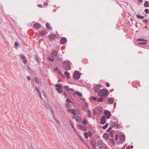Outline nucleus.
Segmentation results:
<instances>
[{"label":"nucleus","instance_id":"obj_1","mask_svg":"<svg viewBox=\"0 0 149 149\" xmlns=\"http://www.w3.org/2000/svg\"><path fill=\"white\" fill-rule=\"evenodd\" d=\"M108 92V89L103 88L98 91L97 94L99 96L104 97L106 98L107 97V93Z\"/></svg>","mask_w":149,"mask_h":149},{"label":"nucleus","instance_id":"obj_2","mask_svg":"<svg viewBox=\"0 0 149 149\" xmlns=\"http://www.w3.org/2000/svg\"><path fill=\"white\" fill-rule=\"evenodd\" d=\"M63 64V68L65 70H68L71 69V67L69 61H64Z\"/></svg>","mask_w":149,"mask_h":149},{"label":"nucleus","instance_id":"obj_3","mask_svg":"<svg viewBox=\"0 0 149 149\" xmlns=\"http://www.w3.org/2000/svg\"><path fill=\"white\" fill-rule=\"evenodd\" d=\"M120 141L118 143V144H121L123 143L125 141V136L123 134H120L119 135Z\"/></svg>","mask_w":149,"mask_h":149},{"label":"nucleus","instance_id":"obj_4","mask_svg":"<svg viewBox=\"0 0 149 149\" xmlns=\"http://www.w3.org/2000/svg\"><path fill=\"white\" fill-rule=\"evenodd\" d=\"M79 72L78 71H75L73 75V78L75 80H78L80 77Z\"/></svg>","mask_w":149,"mask_h":149},{"label":"nucleus","instance_id":"obj_5","mask_svg":"<svg viewBox=\"0 0 149 149\" xmlns=\"http://www.w3.org/2000/svg\"><path fill=\"white\" fill-rule=\"evenodd\" d=\"M60 84H56L55 85V86L56 87V90L59 93H61L63 92L62 89L63 87Z\"/></svg>","mask_w":149,"mask_h":149},{"label":"nucleus","instance_id":"obj_6","mask_svg":"<svg viewBox=\"0 0 149 149\" xmlns=\"http://www.w3.org/2000/svg\"><path fill=\"white\" fill-rule=\"evenodd\" d=\"M93 89L95 92L98 93V91L101 87V85L100 84H97L96 85L95 84H93Z\"/></svg>","mask_w":149,"mask_h":149},{"label":"nucleus","instance_id":"obj_7","mask_svg":"<svg viewBox=\"0 0 149 149\" xmlns=\"http://www.w3.org/2000/svg\"><path fill=\"white\" fill-rule=\"evenodd\" d=\"M77 126L79 127V129L84 132H86L87 130V127L86 126H83L81 124H79Z\"/></svg>","mask_w":149,"mask_h":149},{"label":"nucleus","instance_id":"obj_8","mask_svg":"<svg viewBox=\"0 0 149 149\" xmlns=\"http://www.w3.org/2000/svg\"><path fill=\"white\" fill-rule=\"evenodd\" d=\"M104 113L106 116L107 118L108 119H109L111 116V112L108 110H105L104 111Z\"/></svg>","mask_w":149,"mask_h":149},{"label":"nucleus","instance_id":"obj_9","mask_svg":"<svg viewBox=\"0 0 149 149\" xmlns=\"http://www.w3.org/2000/svg\"><path fill=\"white\" fill-rule=\"evenodd\" d=\"M106 122V117L104 115L102 116L100 120V124L102 125L104 124Z\"/></svg>","mask_w":149,"mask_h":149},{"label":"nucleus","instance_id":"obj_10","mask_svg":"<svg viewBox=\"0 0 149 149\" xmlns=\"http://www.w3.org/2000/svg\"><path fill=\"white\" fill-rule=\"evenodd\" d=\"M124 31L125 32H127L128 33L127 34H126L125 35L126 38H130V28L129 26L128 27V28H127V29H125V31Z\"/></svg>","mask_w":149,"mask_h":149},{"label":"nucleus","instance_id":"obj_11","mask_svg":"<svg viewBox=\"0 0 149 149\" xmlns=\"http://www.w3.org/2000/svg\"><path fill=\"white\" fill-rule=\"evenodd\" d=\"M67 39L65 37H63L61 38L60 40V42L62 44H65L66 43Z\"/></svg>","mask_w":149,"mask_h":149},{"label":"nucleus","instance_id":"obj_12","mask_svg":"<svg viewBox=\"0 0 149 149\" xmlns=\"http://www.w3.org/2000/svg\"><path fill=\"white\" fill-rule=\"evenodd\" d=\"M56 37L55 35L51 34L48 36V38L50 40L52 41Z\"/></svg>","mask_w":149,"mask_h":149},{"label":"nucleus","instance_id":"obj_13","mask_svg":"<svg viewBox=\"0 0 149 149\" xmlns=\"http://www.w3.org/2000/svg\"><path fill=\"white\" fill-rule=\"evenodd\" d=\"M82 119L79 116H77L75 117V120L78 123H80Z\"/></svg>","mask_w":149,"mask_h":149},{"label":"nucleus","instance_id":"obj_14","mask_svg":"<svg viewBox=\"0 0 149 149\" xmlns=\"http://www.w3.org/2000/svg\"><path fill=\"white\" fill-rule=\"evenodd\" d=\"M57 54L56 51L55 50H54L52 51V53L51 54V56L52 58H54L57 56Z\"/></svg>","mask_w":149,"mask_h":149},{"label":"nucleus","instance_id":"obj_15","mask_svg":"<svg viewBox=\"0 0 149 149\" xmlns=\"http://www.w3.org/2000/svg\"><path fill=\"white\" fill-rule=\"evenodd\" d=\"M72 113L74 115L76 114L79 115L80 114V111L77 109H73Z\"/></svg>","mask_w":149,"mask_h":149},{"label":"nucleus","instance_id":"obj_16","mask_svg":"<svg viewBox=\"0 0 149 149\" xmlns=\"http://www.w3.org/2000/svg\"><path fill=\"white\" fill-rule=\"evenodd\" d=\"M39 34L42 36H44L46 34L47 32L45 30H42V31L39 32Z\"/></svg>","mask_w":149,"mask_h":149},{"label":"nucleus","instance_id":"obj_17","mask_svg":"<svg viewBox=\"0 0 149 149\" xmlns=\"http://www.w3.org/2000/svg\"><path fill=\"white\" fill-rule=\"evenodd\" d=\"M103 137L106 140H108L109 137L108 134L107 133H104L103 135Z\"/></svg>","mask_w":149,"mask_h":149},{"label":"nucleus","instance_id":"obj_18","mask_svg":"<svg viewBox=\"0 0 149 149\" xmlns=\"http://www.w3.org/2000/svg\"><path fill=\"white\" fill-rule=\"evenodd\" d=\"M91 146L93 148H95L96 147L95 143V141L93 140H92L91 141Z\"/></svg>","mask_w":149,"mask_h":149},{"label":"nucleus","instance_id":"obj_19","mask_svg":"<svg viewBox=\"0 0 149 149\" xmlns=\"http://www.w3.org/2000/svg\"><path fill=\"white\" fill-rule=\"evenodd\" d=\"M114 99L113 97L109 98L108 100V102L110 104H111L113 103L114 102Z\"/></svg>","mask_w":149,"mask_h":149},{"label":"nucleus","instance_id":"obj_20","mask_svg":"<svg viewBox=\"0 0 149 149\" xmlns=\"http://www.w3.org/2000/svg\"><path fill=\"white\" fill-rule=\"evenodd\" d=\"M41 26V25L40 24L37 23L33 25V26L35 28L38 29L40 28V27Z\"/></svg>","mask_w":149,"mask_h":149},{"label":"nucleus","instance_id":"obj_21","mask_svg":"<svg viewBox=\"0 0 149 149\" xmlns=\"http://www.w3.org/2000/svg\"><path fill=\"white\" fill-rule=\"evenodd\" d=\"M97 110L98 113H101L102 111V107H97Z\"/></svg>","mask_w":149,"mask_h":149},{"label":"nucleus","instance_id":"obj_22","mask_svg":"<svg viewBox=\"0 0 149 149\" xmlns=\"http://www.w3.org/2000/svg\"><path fill=\"white\" fill-rule=\"evenodd\" d=\"M35 88L38 91L37 93L38 95L40 97V98H41L42 96L40 91H39V89L37 86L35 87Z\"/></svg>","mask_w":149,"mask_h":149},{"label":"nucleus","instance_id":"obj_23","mask_svg":"<svg viewBox=\"0 0 149 149\" xmlns=\"http://www.w3.org/2000/svg\"><path fill=\"white\" fill-rule=\"evenodd\" d=\"M44 105L47 108H49L50 107L49 103L48 102H46L44 103Z\"/></svg>","mask_w":149,"mask_h":149},{"label":"nucleus","instance_id":"obj_24","mask_svg":"<svg viewBox=\"0 0 149 149\" xmlns=\"http://www.w3.org/2000/svg\"><path fill=\"white\" fill-rule=\"evenodd\" d=\"M36 60L37 61L38 63H40V58L38 56H36L35 58Z\"/></svg>","mask_w":149,"mask_h":149},{"label":"nucleus","instance_id":"obj_25","mask_svg":"<svg viewBox=\"0 0 149 149\" xmlns=\"http://www.w3.org/2000/svg\"><path fill=\"white\" fill-rule=\"evenodd\" d=\"M46 26L50 30L52 29V28L51 27L50 24L48 22H47L46 24Z\"/></svg>","mask_w":149,"mask_h":149},{"label":"nucleus","instance_id":"obj_26","mask_svg":"<svg viewBox=\"0 0 149 149\" xmlns=\"http://www.w3.org/2000/svg\"><path fill=\"white\" fill-rule=\"evenodd\" d=\"M65 74L66 75L68 79L69 78L70 74L68 72L65 71Z\"/></svg>","mask_w":149,"mask_h":149},{"label":"nucleus","instance_id":"obj_27","mask_svg":"<svg viewBox=\"0 0 149 149\" xmlns=\"http://www.w3.org/2000/svg\"><path fill=\"white\" fill-rule=\"evenodd\" d=\"M66 90L67 91H70V88L68 86H63Z\"/></svg>","mask_w":149,"mask_h":149},{"label":"nucleus","instance_id":"obj_28","mask_svg":"<svg viewBox=\"0 0 149 149\" xmlns=\"http://www.w3.org/2000/svg\"><path fill=\"white\" fill-rule=\"evenodd\" d=\"M75 93L76 94L78 95L79 96H81V97L82 96V94L79 91H76Z\"/></svg>","mask_w":149,"mask_h":149},{"label":"nucleus","instance_id":"obj_29","mask_svg":"<svg viewBox=\"0 0 149 149\" xmlns=\"http://www.w3.org/2000/svg\"><path fill=\"white\" fill-rule=\"evenodd\" d=\"M90 99L92 100L96 101L97 100V98L96 97L92 96L90 97Z\"/></svg>","mask_w":149,"mask_h":149},{"label":"nucleus","instance_id":"obj_30","mask_svg":"<svg viewBox=\"0 0 149 149\" xmlns=\"http://www.w3.org/2000/svg\"><path fill=\"white\" fill-rule=\"evenodd\" d=\"M109 141L111 142V143L113 145H115V141L114 139H110L109 140Z\"/></svg>","mask_w":149,"mask_h":149},{"label":"nucleus","instance_id":"obj_31","mask_svg":"<svg viewBox=\"0 0 149 149\" xmlns=\"http://www.w3.org/2000/svg\"><path fill=\"white\" fill-rule=\"evenodd\" d=\"M88 135L89 136H92L93 135V134L90 131H89L87 132Z\"/></svg>","mask_w":149,"mask_h":149},{"label":"nucleus","instance_id":"obj_32","mask_svg":"<svg viewBox=\"0 0 149 149\" xmlns=\"http://www.w3.org/2000/svg\"><path fill=\"white\" fill-rule=\"evenodd\" d=\"M69 123L70 124L71 127L73 129H74V126L72 121L71 120H70L69 121Z\"/></svg>","mask_w":149,"mask_h":149},{"label":"nucleus","instance_id":"obj_33","mask_svg":"<svg viewBox=\"0 0 149 149\" xmlns=\"http://www.w3.org/2000/svg\"><path fill=\"white\" fill-rule=\"evenodd\" d=\"M109 123H106L103 126L102 128L105 130L108 127Z\"/></svg>","mask_w":149,"mask_h":149},{"label":"nucleus","instance_id":"obj_34","mask_svg":"<svg viewBox=\"0 0 149 149\" xmlns=\"http://www.w3.org/2000/svg\"><path fill=\"white\" fill-rule=\"evenodd\" d=\"M66 102L69 103L72 102V101L71 100L70 98H67L66 100Z\"/></svg>","mask_w":149,"mask_h":149},{"label":"nucleus","instance_id":"obj_35","mask_svg":"<svg viewBox=\"0 0 149 149\" xmlns=\"http://www.w3.org/2000/svg\"><path fill=\"white\" fill-rule=\"evenodd\" d=\"M144 6L145 7H149V4L148 3V2L147 1H146V2L144 4Z\"/></svg>","mask_w":149,"mask_h":149},{"label":"nucleus","instance_id":"obj_36","mask_svg":"<svg viewBox=\"0 0 149 149\" xmlns=\"http://www.w3.org/2000/svg\"><path fill=\"white\" fill-rule=\"evenodd\" d=\"M34 81L35 82H37L38 83H39V80H38V78L37 77H34Z\"/></svg>","mask_w":149,"mask_h":149},{"label":"nucleus","instance_id":"obj_37","mask_svg":"<svg viewBox=\"0 0 149 149\" xmlns=\"http://www.w3.org/2000/svg\"><path fill=\"white\" fill-rule=\"evenodd\" d=\"M103 101V100L102 97H101L97 99V101L99 102H102Z\"/></svg>","mask_w":149,"mask_h":149},{"label":"nucleus","instance_id":"obj_38","mask_svg":"<svg viewBox=\"0 0 149 149\" xmlns=\"http://www.w3.org/2000/svg\"><path fill=\"white\" fill-rule=\"evenodd\" d=\"M58 59V63L60 64L62 61V58L61 57H60Z\"/></svg>","mask_w":149,"mask_h":149},{"label":"nucleus","instance_id":"obj_39","mask_svg":"<svg viewBox=\"0 0 149 149\" xmlns=\"http://www.w3.org/2000/svg\"><path fill=\"white\" fill-rule=\"evenodd\" d=\"M82 124L83 125H87V122L85 119H84L82 122Z\"/></svg>","mask_w":149,"mask_h":149},{"label":"nucleus","instance_id":"obj_40","mask_svg":"<svg viewBox=\"0 0 149 149\" xmlns=\"http://www.w3.org/2000/svg\"><path fill=\"white\" fill-rule=\"evenodd\" d=\"M47 60H51L52 62H53L54 61V60L53 59L51 58L49 56H48L47 58Z\"/></svg>","mask_w":149,"mask_h":149},{"label":"nucleus","instance_id":"obj_41","mask_svg":"<svg viewBox=\"0 0 149 149\" xmlns=\"http://www.w3.org/2000/svg\"><path fill=\"white\" fill-rule=\"evenodd\" d=\"M136 16L139 19H143L144 18V17L143 16H141L139 15H137Z\"/></svg>","mask_w":149,"mask_h":149},{"label":"nucleus","instance_id":"obj_42","mask_svg":"<svg viewBox=\"0 0 149 149\" xmlns=\"http://www.w3.org/2000/svg\"><path fill=\"white\" fill-rule=\"evenodd\" d=\"M88 117L89 118L91 117V111L90 110H88Z\"/></svg>","mask_w":149,"mask_h":149},{"label":"nucleus","instance_id":"obj_43","mask_svg":"<svg viewBox=\"0 0 149 149\" xmlns=\"http://www.w3.org/2000/svg\"><path fill=\"white\" fill-rule=\"evenodd\" d=\"M78 136L79 137V138L80 139V140L81 141H82V142H83L84 141V140L81 137V136L78 134Z\"/></svg>","mask_w":149,"mask_h":149},{"label":"nucleus","instance_id":"obj_44","mask_svg":"<svg viewBox=\"0 0 149 149\" xmlns=\"http://www.w3.org/2000/svg\"><path fill=\"white\" fill-rule=\"evenodd\" d=\"M109 135L110 136L111 138H113V135L112 131H111L109 132Z\"/></svg>","mask_w":149,"mask_h":149},{"label":"nucleus","instance_id":"obj_45","mask_svg":"<svg viewBox=\"0 0 149 149\" xmlns=\"http://www.w3.org/2000/svg\"><path fill=\"white\" fill-rule=\"evenodd\" d=\"M137 40L138 41H146L144 39L141 38H139L137 39Z\"/></svg>","mask_w":149,"mask_h":149},{"label":"nucleus","instance_id":"obj_46","mask_svg":"<svg viewBox=\"0 0 149 149\" xmlns=\"http://www.w3.org/2000/svg\"><path fill=\"white\" fill-rule=\"evenodd\" d=\"M20 57H21V58L22 59H23V60L25 59L26 58V57L24 55H23L22 54H21L20 55Z\"/></svg>","mask_w":149,"mask_h":149},{"label":"nucleus","instance_id":"obj_47","mask_svg":"<svg viewBox=\"0 0 149 149\" xmlns=\"http://www.w3.org/2000/svg\"><path fill=\"white\" fill-rule=\"evenodd\" d=\"M65 105L66 107L69 108L70 107V104L69 103H66L65 104Z\"/></svg>","mask_w":149,"mask_h":149},{"label":"nucleus","instance_id":"obj_48","mask_svg":"<svg viewBox=\"0 0 149 149\" xmlns=\"http://www.w3.org/2000/svg\"><path fill=\"white\" fill-rule=\"evenodd\" d=\"M118 139V134H116L115 136V140L116 141H117Z\"/></svg>","mask_w":149,"mask_h":149},{"label":"nucleus","instance_id":"obj_49","mask_svg":"<svg viewBox=\"0 0 149 149\" xmlns=\"http://www.w3.org/2000/svg\"><path fill=\"white\" fill-rule=\"evenodd\" d=\"M112 124L113 127H114L116 128L117 124L115 123V122H113L112 123Z\"/></svg>","mask_w":149,"mask_h":149},{"label":"nucleus","instance_id":"obj_50","mask_svg":"<svg viewBox=\"0 0 149 149\" xmlns=\"http://www.w3.org/2000/svg\"><path fill=\"white\" fill-rule=\"evenodd\" d=\"M120 124H119L118 123L116 125V128H120L121 127V126H120Z\"/></svg>","mask_w":149,"mask_h":149},{"label":"nucleus","instance_id":"obj_51","mask_svg":"<svg viewBox=\"0 0 149 149\" xmlns=\"http://www.w3.org/2000/svg\"><path fill=\"white\" fill-rule=\"evenodd\" d=\"M57 72H58V73L60 75L63 76L64 77V75L63 74H62L61 72V71H60L59 70H58V71H57Z\"/></svg>","mask_w":149,"mask_h":149},{"label":"nucleus","instance_id":"obj_52","mask_svg":"<svg viewBox=\"0 0 149 149\" xmlns=\"http://www.w3.org/2000/svg\"><path fill=\"white\" fill-rule=\"evenodd\" d=\"M97 144L98 145H102L101 141H98L97 142Z\"/></svg>","mask_w":149,"mask_h":149},{"label":"nucleus","instance_id":"obj_53","mask_svg":"<svg viewBox=\"0 0 149 149\" xmlns=\"http://www.w3.org/2000/svg\"><path fill=\"white\" fill-rule=\"evenodd\" d=\"M112 129V127H109L107 130V132H109Z\"/></svg>","mask_w":149,"mask_h":149},{"label":"nucleus","instance_id":"obj_54","mask_svg":"<svg viewBox=\"0 0 149 149\" xmlns=\"http://www.w3.org/2000/svg\"><path fill=\"white\" fill-rule=\"evenodd\" d=\"M148 20L147 19H144L143 20V22L145 23H147L148 22Z\"/></svg>","mask_w":149,"mask_h":149},{"label":"nucleus","instance_id":"obj_55","mask_svg":"<svg viewBox=\"0 0 149 149\" xmlns=\"http://www.w3.org/2000/svg\"><path fill=\"white\" fill-rule=\"evenodd\" d=\"M106 85L107 87H109L110 86V84L108 82H107L106 83Z\"/></svg>","mask_w":149,"mask_h":149},{"label":"nucleus","instance_id":"obj_56","mask_svg":"<svg viewBox=\"0 0 149 149\" xmlns=\"http://www.w3.org/2000/svg\"><path fill=\"white\" fill-rule=\"evenodd\" d=\"M84 136H88V133L87 132H84Z\"/></svg>","mask_w":149,"mask_h":149},{"label":"nucleus","instance_id":"obj_57","mask_svg":"<svg viewBox=\"0 0 149 149\" xmlns=\"http://www.w3.org/2000/svg\"><path fill=\"white\" fill-rule=\"evenodd\" d=\"M145 11L146 13H148L149 12V10L148 9H146L145 10Z\"/></svg>","mask_w":149,"mask_h":149},{"label":"nucleus","instance_id":"obj_58","mask_svg":"<svg viewBox=\"0 0 149 149\" xmlns=\"http://www.w3.org/2000/svg\"><path fill=\"white\" fill-rule=\"evenodd\" d=\"M138 43L141 45H144L146 44V42H139Z\"/></svg>","mask_w":149,"mask_h":149},{"label":"nucleus","instance_id":"obj_59","mask_svg":"<svg viewBox=\"0 0 149 149\" xmlns=\"http://www.w3.org/2000/svg\"><path fill=\"white\" fill-rule=\"evenodd\" d=\"M18 45V42H16H16H15V47L16 46H17Z\"/></svg>","mask_w":149,"mask_h":149},{"label":"nucleus","instance_id":"obj_60","mask_svg":"<svg viewBox=\"0 0 149 149\" xmlns=\"http://www.w3.org/2000/svg\"><path fill=\"white\" fill-rule=\"evenodd\" d=\"M23 62L24 63H26L27 62V61L26 60V59H24L23 60Z\"/></svg>","mask_w":149,"mask_h":149},{"label":"nucleus","instance_id":"obj_61","mask_svg":"<svg viewBox=\"0 0 149 149\" xmlns=\"http://www.w3.org/2000/svg\"><path fill=\"white\" fill-rule=\"evenodd\" d=\"M37 6H38L40 7L41 8H42V6L41 4H38V5Z\"/></svg>","mask_w":149,"mask_h":149},{"label":"nucleus","instance_id":"obj_62","mask_svg":"<svg viewBox=\"0 0 149 149\" xmlns=\"http://www.w3.org/2000/svg\"><path fill=\"white\" fill-rule=\"evenodd\" d=\"M97 146L100 149H102L103 148V146L102 145L100 146H99L97 145Z\"/></svg>","mask_w":149,"mask_h":149},{"label":"nucleus","instance_id":"obj_63","mask_svg":"<svg viewBox=\"0 0 149 149\" xmlns=\"http://www.w3.org/2000/svg\"><path fill=\"white\" fill-rule=\"evenodd\" d=\"M83 143L85 145H87V143H86V142L84 141L83 142Z\"/></svg>","mask_w":149,"mask_h":149},{"label":"nucleus","instance_id":"obj_64","mask_svg":"<svg viewBox=\"0 0 149 149\" xmlns=\"http://www.w3.org/2000/svg\"><path fill=\"white\" fill-rule=\"evenodd\" d=\"M58 69L57 67H56V68L54 69V71H58Z\"/></svg>","mask_w":149,"mask_h":149}]
</instances>
